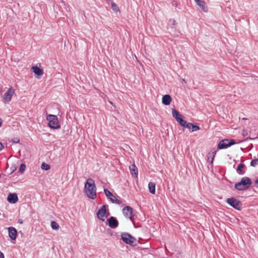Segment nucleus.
Segmentation results:
<instances>
[{
	"label": "nucleus",
	"mask_w": 258,
	"mask_h": 258,
	"mask_svg": "<svg viewBox=\"0 0 258 258\" xmlns=\"http://www.w3.org/2000/svg\"><path fill=\"white\" fill-rule=\"evenodd\" d=\"M130 244H131V245H132V246H136V244H133L134 243L133 242H132V243H129Z\"/></svg>",
	"instance_id": "37"
},
{
	"label": "nucleus",
	"mask_w": 258,
	"mask_h": 258,
	"mask_svg": "<svg viewBox=\"0 0 258 258\" xmlns=\"http://www.w3.org/2000/svg\"><path fill=\"white\" fill-rule=\"evenodd\" d=\"M244 165L243 164H239L238 165L237 170V171H239V174H243L244 173L243 171H242V169L244 167Z\"/></svg>",
	"instance_id": "25"
},
{
	"label": "nucleus",
	"mask_w": 258,
	"mask_h": 258,
	"mask_svg": "<svg viewBox=\"0 0 258 258\" xmlns=\"http://www.w3.org/2000/svg\"><path fill=\"white\" fill-rule=\"evenodd\" d=\"M14 93V89H13L12 87L10 88L4 95L3 99V102L6 104L10 102Z\"/></svg>",
	"instance_id": "7"
},
{
	"label": "nucleus",
	"mask_w": 258,
	"mask_h": 258,
	"mask_svg": "<svg viewBox=\"0 0 258 258\" xmlns=\"http://www.w3.org/2000/svg\"><path fill=\"white\" fill-rule=\"evenodd\" d=\"M192 123H187L186 124L185 126L184 127H186L187 128H188V130H191V128H192Z\"/></svg>",
	"instance_id": "29"
},
{
	"label": "nucleus",
	"mask_w": 258,
	"mask_h": 258,
	"mask_svg": "<svg viewBox=\"0 0 258 258\" xmlns=\"http://www.w3.org/2000/svg\"><path fill=\"white\" fill-rule=\"evenodd\" d=\"M251 183V180L248 177H244L239 182L235 184V187L239 190H242L247 189Z\"/></svg>",
	"instance_id": "2"
},
{
	"label": "nucleus",
	"mask_w": 258,
	"mask_h": 258,
	"mask_svg": "<svg viewBox=\"0 0 258 258\" xmlns=\"http://www.w3.org/2000/svg\"><path fill=\"white\" fill-rule=\"evenodd\" d=\"M178 120L177 122L180 124V125L185 127L187 122L183 119V117L180 118H178Z\"/></svg>",
	"instance_id": "21"
},
{
	"label": "nucleus",
	"mask_w": 258,
	"mask_h": 258,
	"mask_svg": "<svg viewBox=\"0 0 258 258\" xmlns=\"http://www.w3.org/2000/svg\"><path fill=\"white\" fill-rule=\"evenodd\" d=\"M50 168V166L45 163H43L41 165V168L43 170H48Z\"/></svg>",
	"instance_id": "24"
},
{
	"label": "nucleus",
	"mask_w": 258,
	"mask_h": 258,
	"mask_svg": "<svg viewBox=\"0 0 258 258\" xmlns=\"http://www.w3.org/2000/svg\"><path fill=\"white\" fill-rule=\"evenodd\" d=\"M3 148H4V146L2 144V143H1L0 142V151L2 150Z\"/></svg>",
	"instance_id": "33"
},
{
	"label": "nucleus",
	"mask_w": 258,
	"mask_h": 258,
	"mask_svg": "<svg viewBox=\"0 0 258 258\" xmlns=\"http://www.w3.org/2000/svg\"><path fill=\"white\" fill-rule=\"evenodd\" d=\"M106 205H103L97 213L98 218L102 221H104L109 215V213L106 212Z\"/></svg>",
	"instance_id": "5"
},
{
	"label": "nucleus",
	"mask_w": 258,
	"mask_h": 258,
	"mask_svg": "<svg viewBox=\"0 0 258 258\" xmlns=\"http://www.w3.org/2000/svg\"><path fill=\"white\" fill-rule=\"evenodd\" d=\"M172 99L169 95H165L162 97V103L165 105H168L170 104Z\"/></svg>",
	"instance_id": "15"
},
{
	"label": "nucleus",
	"mask_w": 258,
	"mask_h": 258,
	"mask_svg": "<svg viewBox=\"0 0 258 258\" xmlns=\"http://www.w3.org/2000/svg\"><path fill=\"white\" fill-rule=\"evenodd\" d=\"M0 258H4V255L1 251H0Z\"/></svg>",
	"instance_id": "32"
},
{
	"label": "nucleus",
	"mask_w": 258,
	"mask_h": 258,
	"mask_svg": "<svg viewBox=\"0 0 258 258\" xmlns=\"http://www.w3.org/2000/svg\"><path fill=\"white\" fill-rule=\"evenodd\" d=\"M172 113L173 116L176 119L177 121L178 120V118H180L183 117L182 115L175 109H172Z\"/></svg>",
	"instance_id": "18"
},
{
	"label": "nucleus",
	"mask_w": 258,
	"mask_h": 258,
	"mask_svg": "<svg viewBox=\"0 0 258 258\" xmlns=\"http://www.w3.org/2000/svg\"><path fill=\"white\" fill-rule=\"evenodd\" d=\"M255 184L256 186L258 187V179L255 180Z\"/></svg>",
	"instance_id": "34"
},
{
	"label": "nucleus",
	"mask_w": 258,
	"mask_h": 258,
	"mask_svg": "<svg viewBox=\"0 0 258 258\" xmlns=\"http://www.w3.org/2000/svg\"><path fill=\"white\" fill-rule=\"evenodd\" d=\"M48 121V125L51 128L57 129L60 127L58 118L56 115L49 114L46 117Z\"/></svg>",
	"instance_id": "3"
},
{
	"label": "nucleus",
	"mask_w": 258,
	"mask_h": 258,
	"mask_svg": "<svg viewBox=\"0 0 258 258\" xmlns=\"http://www.w3.org/2000/svg\"><path fill=\"white\" fill-rule=\"evenodd\" d=\"M196 4L200 7V8L205 12H208V8L205 2L202 0H194Z\"/></svg>",
	"instance_id": "11"
},
{
	"label": "nucleus",
	"mask_w": 258,
	"mask_h": 258,
	"mask_svg": "<svg viewBox=\"0 0 258 258\" xmlns=\"http://www.w3.org/2000/svg\"><path fill=\"white\" fill-rule=\"evenodd\" d=\"M26 169V166L24 164H21L20 165L19 171L21 173H23Z\"/></svg>",
	"instance_id": "26"
},
{
	"label": "nucleus",
	"mask_w": 258,
	"mask_h": 258,
	"mask_svg": "<svg viewBox=\"0 0 258 258\" xmlns=\"http://www.w3.org/2000/svg\"><path fill=\"white\" fill-rule=\"evenodd\" d=\"M18 223H19L20 224H22L23 223V221L22 219H19V221H18Z\"/></svg>",
	"instance_id": "35"
},
{
	"label": "nucleus",
	"mask_w": 258,
	"mask_h": 258,
	"mask_svg": "<svg viewBox=\"0 0 258 258\" xmlns=\"http://www.w3.org/2000/svg\"><path fill=\"white\" fill-rule=\"evenodd\" d=\"M104 191L106 196L109 198L112 203H114L115 200V197L107 189H104Z\"/></svg>",
	"instance_id": "16"
},
{
	"label": "nucleus",
	"mask_w": 258,
	"mask_h": 258,
	"mask_svg": "<svg viewBox=\"0 0 258 258\" xmlns=\"http://www.w3.org/2000/svg\"><path fill=\"white\" fill-rule=\"evenodd\" d=\"M114 203H116V204H120V201H119V200H117V199H116V198H115V201H114Z\"/></svg>",
	"instance_id": "31"
},
{
	"label": "nucleus",
	"mask_w": 258,
	"mask_h": 258,
	"mask_svg": "<svg viewBox=\"0 0 258 258\" xmlns=\"http://www.w3.org/2000/svg\"><path fill=\"white\" fill-rule=\"evenodd\" d=\"M200 130L199 126L192 124L191 132L197 131Z\"/></svg>",
	"instance_id": "27"
},
{
	"label": "nucleus",
	"mask_w": 258,
	"mask_h": 258,
	"mask_svg": "<svg viewBox=\"0 0 258 258\" xmlns=\"http://www.w3.org/2000/svg\"><path fill=\"white\" fill-rule=\"evenodd\" d=\"M110 103L111 104H113V103L111 101H110Z\"/></svg>",
	"instance_id": "38"
},
{
	"label": "nucleus",
	"mask_w": 258,
	"mask_h": 258,
	"mask_svg": "<svg viewBox=\"0 0 258 258\" xmlns=\"http://www.w3.org/2000/svg\"><path fill=\"white\" fill-rule=\"evenodd\" d=\"M148 187L149 189L150 192L152 194H155V184L154 182H150L148 183Z\"/></svg>",
	"instance_id": "19"
},
{
	"label": "nucleus",
	"mask_w": 258,
	"mask_h": 258,
	"mask_svg": "<svg viewBox=\"0 0 258 258\" xmlns=\"http://www.w3.org/2000/svg\"><path fill=\"white\" fill-rule=\"evenodd\" d=\"M33 72L39 76H41L43 74V71L42 69H40L37 66H34L32 68Z\"/></svg>",
	"instance_id": "17"
},
{
	"label": "nucleus",
	"mask_w": 258,
	"mask_h": 258,
	"mask_svg": "<svg viewBox=\"0 0 258 258\" xmlns=\"http://www.w3.org/2000/svg\"><path fill=\"white\" fill-rule=\"evenodd\" d=\"M7 200L10 203L14 204L17 202L18 198L16 194H10L9 195Z\"/></svg>",
	"instance_id": "13"
},
{
	"label": "nucleus",
	"mask_w": 258,
	"mask_h": 258,
	"mask_svg": "<svg viewBox=\"0 0 258 258\" xmlns=\"http://www.w3.org/2000/svg\"><path fill=\"white\" fill-rule=\"evenodd\" d=\"M108 225L111 228H115L118 225V221L114 217H111L107 220Z\"/></svg>",
	"instance_id": "10"
},
{
	"label": "nucleus",
	"mask_w": 258,
	"mask_h": 258,
	"mask_svg": "<svg viewBox=\"0 0 258 258\" xmlns=\"http://www.w3.org/2000/svg\"><path fill=\"white\" fill-rule=\"evenodd\" d=\"M250 165L252 166L255 167L258 165V159H255L251 161Z\"/></svg>",
	"instance_id": "28"
},
{
	"label": "nucleus",
	"mask_w": 258,
	"mask_h": 258,
	"mask_svg": "<svg viewBox=\"0 0 258 258\" xmlns=\"http://www.w3.org/2000/svg\"><path fill=\"white\" fill-rule=\"evenodd\" d=\"M84 191L87 197L91 199L96 198V187L95 181L92 178H88L84 186Z\"/></svg>",
	"instance_id": "1"
},
{
	"label": "nucleus",
	"mask_w": 258,
	"mask_h": 258,
	"mask_svg": "<svg viewBox=\"0 0 258 258\" xmlns=\"http://www.w3.org/2000/svg\"><path fill=\"white\" fill-rule=\"evenodd\" d=\"M131 174L135 177H138V171L137 167L133 164L129 167Z\"/></svg>",
	"instance_id": "14"
},
{
	"label": "nucleus",
	"mask_w": 258,
	"mask_h": 258,
	"mask_svg": "<svg viewBox=\"0 0 258 258\" xmlns=\"http://www.w3.org/2000/svg\"><path fill=\"white\" fill-rule=\"evenodd\" d=\"M121 240L123 242H134L136 239L128 233L124 232L121 234Z\"/></svg>",
	"instance_id": "9"
},
{
	"label": "nucleus",
	"mask_w": 258,
	"mask_h": 258,
	"mask_svg": "<svg viewBox=\"0 0 258 258\" xmlns=\"http://www.w3.org/2000/svg\"><path fill=\"white\" fill-rule=\"evenodd\" d=\"M2 124V119L1 118H0V127L1 126Z\"/></svg>",
	"instance_id": "36"
},
{
	"label": "nucleus",
	"mask_w": 258,
	"mask_h": 258,
	"mask_svg": "<svg viewBox=\"0 0 258 258\" xmlns=\"http://www.w3.org/2000/svg\"><path fill=\"white\" fill-rule=\"evenodd\" d=\"M235 143H236L234 140L225 139L221 141L219 143L218 147L219 149H225L231 145H234Z\"/></svg>",
	"instance_id": "6"
},
{
	"label": "nucleus",
	"mask_w": 258,
	"mask_h": 258,
	"mask_svg": "<svg viewBox=\"0 0 258 258\" xmlns=\"http://www.w3.org/2000/svg\"><path fill=\"white\" fill-rule=\"evenodd\" d=\"M216 153V150L215 149H212L208 154V159L209 160L210 158H211V162H212L214 160Z\"/></svg>",
	"instance_id": "20"
},
{
	"label": "nucleus",
	"mask_w": 258,
	"mask_h": 258,
	"mask_svg": "<svg viewBox=\"0 0 258 258\" xmlns=\"http://www.w3.org/2000/svg\"><path fill=\"white\" fill-rule=\"evenodd\" d=\"M227 202L228 204H229L230 206H231L236 209L240 210L241 207V203L239 201L234 198H232L228 199L227 200Z\"/></svg>",
	"instance_id": "8"
},
{
	"label": "nucleus",
	"mask_w": 258,
	"mask_h": 258,
	"mask_svg": "<svg viewBox=\"0 0 258 258\" xmlns=\"http://www.w3.org/2000/svg\"><path fill=\"white\" fill-rule=\"evenodd\" d=\"M20 141V140L19 138H15L13 139V142L15 143H19Z\"/></svg>",
	"instance_id": "30"
},
{
	"label": "nucleus",
	"mask_w": 258,
	"mask_h": 258,
	"mask_svg": "<svg viewBox=\"0 0 258 258\" xmlns=\"http://www.w3.org/2000/svg\"><path fill=\"white\" fill-rule=\"evenodd\" d=\"M111 8L114 11H115L116 12H119V9H118L117 5L113 2L111 3Z\"/></svg>",
	"instance_id": "23"
},
{
	"label": "nucleus",
	"mask_w": 258,
	"mask_h": 258,
	"mask_svg": "<svg viewBox=\"0 0 258 258\" xmlns=\"http://www.w3.org/2000/svg\"><path fill=\"white\" fill-rule=\"evenodd\" d=\"M122 213L126 218L129 219L131 221L133 220L135 214L132 207L128 206L124 207L122 209Z\"/></svg>",
	"instance_id": "4"
},
{
	"label": "nucleus",
	"mask_w": 258,
	"mask_h": 258,
	"mask_svg": "<svg viewBox=\"0 0 258 258\" xmlns=\"http://www.w3.org/2000/svg\"><path fill=\"white\" fill-rule=\"evenodd\" d=\"M51 226L53 229L57 230L59 228L58 224L55 221H52L51 223Z\"/></svg>",
	"instance_id": "22"
},
{
	"label": "nucleus",
	"mask_w": 258,
	"mask_h": 258,
	"mask_svg": "<svg viewBox=\"0 0 258 258\" xmlns=\"http://www.w3.org/2000/svg\"><path fill=\"white\" fill-rule=\"evenodd\" d=\"M9 236L12 240H15L17 237V230L14 227H9L8 228Z\"/></svg>",
	"instance_id": "12"
}]
</instances>
